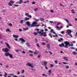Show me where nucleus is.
<instances>
[{
    "mask_svg": "<svg viewBox=\"0 0 77 77\" xmlns=\"http://www.w3.org/2000/svg\"><path fill=\"white\" fill-rule=\"evenodd\" d=\"M64 43L65 44H66V45L65 46V48H68V45H69V47H73V46H74L72 44H70L69 42L67 41L65 42Z\"/></svg>",
    "mask_w": 77,
    "mask_h": 77,
    "instance_id": "f257e3e1",
    "label": "nucleus"
},
{
    "mask_svg": "<svg viewBox=\"0 0 77 77\" xmlns=\"http://www.w3.org/2000/svg\"><path fill=\"white\" fill-rule=\"evenodd\" d=\"M38 33L39 34H40L41 35H43V36H44V37H46V36H47V34H46V32H42L40 31H38Z\"/></svg>",
    "mask_w": 77,
    "mask_h": 77,
    "instance_id": "f03ea898",
    "label": "nucleus"
},
{
    "mask_svg": "<svg viewBox=\"0 0 77 77\" xmlns=\"http://www.w3.org/2000/svg\"><path fill=\"white\" fill-rule=\"evenodd\" d=\"M5 56L6 57H8V56H9L11 58V59H12L13 58V56L12 55V54L9 53H7L5 54Z\"/></svg>",
    "mask_w": 77,
    "mask_h": 77,
    "instance_id": "7ed1b4c3",
    "label": "nucleus"
},
{
    "mask_svg": "<svg viewBox=\"0 0 77 77\" xmlns=\"http://www.w3.org/2000/svg\"><path fill=\"white\" fill-rule=\"evenodd\" d=\"M14 3H15L14 1H12V0H10V2L8 3V5L9 6H12V5H13Z\"/></svg>",
    "mask_w": 77,
    "mask_h": 77,
    "instance_id": "20e7f679",
    "label": "nucleus"
},
{
    "mask_svg": "<svg viewBox=\"0 0 77 77\" xmlns=\"http://www.w3.org/2000/svg\"><path fill=\"white\" fill-rule=\"evenodd\" d=\"M25 23L26 25H27L28 27H32V25L30 24V22H26Z\"/></svg>",
    "mask_w": 77,
    "mask_h": 77,
    "instance_id": "39448f33",
    "label": "nucleus"
},
{
    "mask_svg": "<svg viewBox=\"0 0 77 77\" xmlns=\"http://www.w3.org/2000/svg\"><path fill=\"white\" fill-rule=\"evenodd\" d=\"M36 24H37V22L36 21L33 22L31 24L32 27H34L35 26H36Z\"/></svg>",
    "mask_w": 77,
    "mask_h": 77,
    "instance_id": "423d86ee",
    "label": "nucleus"
},
{
    "mask_svg": "<svg viewBox=\"0 0 77 77\" xmlns=\"http://www.w3.org/2000/svg\"><path fill=\"white\" fill-rule=\"evenodd\" d=\"M2 51H5V53H7V52H8L9 50H8V48H6L5 49L4 48H3L2 49Z\"/></svg>",
    "mask_w": 77,
    "mask_h": 77,
    "instance_id": "0eeeda50",
    "label": "nucleus"
},
{
    "mask_svg": "<svg viewBox=\"0 0 77 77\" xmlns=\"http://www.w3.org/2000/svg\"><path fill=\"white\" fill-rule=\"evenodd\" d=\"M19 40H20V41H21V44H23V42H25L26 41L24 40V39H23V38H19Z\"/></svg>",
    "mask_w": 77,
    "mask_h": 77,
    "instance_id": "6e6552de",
    "label": "nucleus"
},
{
    "mask_svg": "<svg viewBox=\"0 0 77 77\" xmlns=\"http://www.w3.org/2000/svg\"><path fill=\"white\" fill-rule=\"evenodd\" d=\"M67 32L66 33H67L68 35H69V34H70L72 32L71 30V29H67L66 30Z\"/></svg>",
    "mask_w": 77,
    "mask_h": 77,
    "instance_id": "1a4fd4ad",
    "label": "nucleus"
},
{
    "mask_svg": "<svg viewBox=\"0 0 77 77\" xmlns=\"http://www.w3.org/2000/svg\"><path fill=\"white\" fill-rule=\"evenodd\" d=\"M27 65H28V66H29L31 67V68H34V66H33V64H32L29 63H27Z\"/></svg>",
    "mask_w": 77,
    "mask_h": 77,
    "instance_id": "9d476101",
    "label": "nucleus"
},
{
    "mask_svg": "<svg viewBox=\"0 0 77 77\" xmlns=\"http://www.w3.org/2000/svg\"><path fill=\"white\" fill-rule=\"evenodd\" d=\"M59 46L60 47H64L65 46L64 45V43H62V44H60L59 45Z\"/></svg>",
    "mask_w": 77,
    "mask_h": 77,
    "instance_id": "9b49d317",
    "label": "nucleus"
},
{
    "mask_svg": "<svg viewBox=\"0 0 77 77\" xmlns=\"http://www.w3.org/2000/svg\"><path fill=\"white\" fill-rule=\"evenodd\" d=\"M13 36L14 38H18V36L16 35H13Z\"/></svg>",
    "mask_w": 77,
    "mask_h": 77,
    "instance_id": "f8f14e48",
    "label": "nucleus"
},
{
    "mask_svg": "<svg viewBox=\"0 0 77 77\" xmlns=\"http://www.w3.org/2000/svg\"><path fill=\"white\" fill-rule=\"evenodd\" d=\"M51 33H53L54 34H56V32H54V30H53V29H51Z\"/></svg>",
    "mask_w": 77,
    "mask_h": 77,
    "instance_id": "ddd939ff",
    "label": "nucleus"
},
{
    "mask_svg": "<svg viewBox=\"0 0 77 77\" xmlns=\"http://www.w3.org/2000/svg\"><path fill=\"white\" fill-rule=\"evenodd\" d=\"M47 47L48 49H50V44H48L47 45Z\"/></svg>",
    "mask_w": 77,
    "mask_h": 77,
    "instance_id": "4468645a",
    "label": "nucleus"
},
{
    "mask_svg": "<svg viewBox=\"0 0 77 77\" xmlns=\"http://www.w3.org/2000/svg\"><path fill=\"white\" fill-rule=\"evenodd\" d=\"M30 20V18L27 17H25V21H27V20Z\"/></svg>",
    "mask_w": 77,
    "mask_h": 77,
    "instance_id": "2eb2a0df",
    "label": "nucleus"
},
{
    "mask_svg": "<svg viewBox=\"0 0 77 77\" xmlns=\"http://www.w3.org/2000/svg\"><path fill=\"white\" fill-rule=\"evenodd\" d=\"M43 63L45 66H46V65H47V62L46 61H44Z\"/></svg>",
    "mask_w": 77,
    "mask_h": 77,
    "instance_id": "dca6fc26",
    "label": "nucleus"
},
{
    "mask_svg": "<svg viewBox=\"0 0 77 77\" xmlns=\"http://www.w3.org/2000/svg\"><path fill=\"white\" fill-rule=\"evenodd\" d=\"M57 36H58V35L57 34H55V35H53V38H57Z\"/></svg>",
    "mask_w": 77,
    "mask_h": 77,
    "instance_id": "f3484780",
    "label": "nucleus"
},
{
    "mask_svg": "<svg viewBox=\"0 0 77 77\" xmlns=\"http://www.w3.org/2000/svg\"><path fill=\"white\" fill-rule=\"evenodd\" d=\"M59 42H61V41H63V38H60V39L58 40Z\"/></svg>",
    "mask_w": 77,
    "mask_h": 77,
    "instance_id": "a211bd4d",
    "label": "nucleus"
},
{
    "mask_svg": "<svg viewBox=\"0 0 77 77\" xmlns=\"http://www.w3.org/2000/svg\"><path fill=\"white\" fill-rule=\"evenodd\" d=\"M19 2V4H21L22 2H23V0H20L19 2Z\"/></svg>",
    "mask_w": 77,
    "mask_h": 77,
    "instance_id": "6ab92c4d",
    "label": "nucleus"
},
{
    "mask_svg": "<svg viewBox=\"0 0 77 77\" xmlns=\"http://www.w3.org/2000/svg\"><path fill=\"white\" fill-rule=\"evenodd\" d=\"M26 45H27V47H30V45H29V43L26 42Z\"/></svg>",
    "mask_w": 77,
    "mask_h": 77,
    "instance_id": "aec40b11",
    "label": "nucleus"
},
{
    "mask_svg": "<svg viewBox=\"0 0 77 77\" xmlns=\"http://www.w3.org/2000/svg\"><path fill=\"white\" fill-rule=\"evenodd\" d=\"M6 32H11V31H10V29H6Z\"/></svg>",
    "mask_w": 77,
    "mask_h": 77,
    "instance_id": "412c9836",
    "label": "nucleus"
},
{
    "mask_svg": "<svg viewBox=\"0 0 77 77\" xmlns=\"http://www.w3.org/2000/svg\"><path fill=\"white\" fill-rule=\"evenodd\" d=\"M8 75V74L6 72H5V74H4V76L5 77H7V75Z\"/></svg>",
    "mask_w": 77,
    "mask_h": 77,
    "instance_id": "4be33fe9",
    "label": "nucleus"
},
{
    "mask_svg": "<svg viewBox=\"0 0 77 77\" xmlns=\"http://www.w3.org/2000/svg\"><path fill=\"white\" fill-rule=\"evenodd\" d=\"M23 30L24 31H26L27 30H29V28H25L23 29Z\"/></svg>",
    "mask_w": 77,
    "mask_h": 77,
    "instance_id": "5701e85b",
    "label": "nucleus"
},
{
    "mask_svg": "<svg viewBox=\"0 0 77 77\" xmlns=\"http://www.w3.org/2000/svg\"><path fill=\"white\" fill-rule=\"evenodd\" d=\"M40 21H44V19L43 18H41L40 19Z\"/></svg>",
    "mask_w": 77,
    "mask_h": 77,
    "instance_id": "b1692460",
    "label": "nucleus"
},
{
    "mask_svg": "<svg viewBox=\"0 0 77 77\" xmlns=\"http://www.w3.org/2000/svg\"><path fill=\"white\" fill-rule=\"evenodd\" d=\"M56 28L57 29H59V30H61V29L60 28V27L59 26H56Z\"/></svg>",
    "mask_w": 77,
    "mask_h": 77,
    "instance_id": "393cba45",
    "label": "nucleus"
},
{
    "mask_svg": "<svg viewBox=\"0 0 77 77\" xmlns=\"http://www.w3.org/2000/svg\"><path fill=\"white\" fill-rule=\"evenodd\" d=\"M48 73H49V75H50L51 74V70H48Z\"/></svg>",
    "mask_w": 77,
    "mask_h": 77,
    "instance_id": "a878e982",
    "label": "nucleus"
},
{
    "mask_svg": "<svg viewBox=\"0 0 77 77\" xmlns=\"http://www.w3.org/2000/svg\"><path fill=\"white\" fill-rule=\"evenodd\" d=\"M13 5L14 6H15V7H18V6H20L19 5Z\"/></svg>",
    "mask_w": 77,
    "mask_h": 77,
    "instance_id": "bb28decb",
    "label": "nucleus"
},
{
    "mask_svg": "<svg viewBox=\"0 0 77 77\" xmlns=\"http://www.w3.org/2000/svg\"><path fill=\"white\" fill-rule=\"evenodd\" d=\"M42 76H45V77H47V75H45L44 73L42 74Z\"/></svg>",
    "mask_w": 77,
    "mask_h": 77,
    "instance_id": "cd10ccee",
    "label": "nucleus"
},
{
    "mask_svg": "<svg viewBox=\"0 0 77 77\" xmlns=\"http://www.w3.org/2000/svg\"><path fill=\"white\" fill-rule=\"evenodd\" d=\"M73 54L75 55V54H77V52H76L74 51L73 52Z\"/></svg>",
    "mask_w": 77,
    "mask_h": 77,
    "instance_id": "c85d7f7f",
    "label": "nucleus"
},
{
    "mask_svg": "<svg viewBox=\"0 0 77 77\" xmlns=\"http://www.w3.org/2000/svg\"><path fill=\"white\" fill-rule=\"evenodd\" d=\"M63 59H64L65 60H68V59H66V58L65 57H63Z\"/></svg>",
    "mask_w": 77,
    "mask_h": 77,
    "instance_id": "c756f323",
    "label": "nucleus"
},
{
    "mask_svg": "<svg viewBox=\"0 0 77 77\" xmlns=\"http://www.w3.org/2000/svg\"><path fill=\"white\" fill-rule=\"evenodd\" d=\"M29 13H26L25 14V15L26 17H28L29 16Z\"/></svg>",
    "mask_w": 77,
    "mask_h": 77,
    "instance_id": "7c9ffc66",
    "label": "nucleus"
},
{
    "mask_svg": "<svg viewBox=\"0 0 77 77\" xmlns=\"http://www.w3.org/2000/svg\"><path fill=\"white\" fill-rule=\"evenodd\" d=\"M63 64H64V65H67L68 64V63H66L65 62H63Z\"/></svg>",
    "mask_w": 77,
    "mask_h": 77,
    "instance_id": "2f4dec72",
    "label": "nucleus"
},
{
    "mask_svg": "<svg viewBox=\"0 0 77 77\" xmlns=\"http://www.w3.org/2000/svg\"><path fill=\"white\" fill-rule=\"evenodd\" d=\"M60 6H61L62 7H63V8H65V6L63 5H62V4L61 3H60Z\"/></svg>",
    "mask_w": 77,
    "mask_h": 77,
    "instance_id": "473e14b6",
    "label": "nucleus"
},
{
    "mask_svg": "<svg viewBox=\"0 0 77 77\" xmlns=\"http://www.w3.org/2000/svg\"><path fill=\"white\" fill-rule=\"evenodd\" d=\"M35 42H36V43H37L38 42V40L37 39V38H36L35 39Z\"/></svg>",
    "mask_w": 77,
    "mask_h": 77,
    "instance_id": "72a5a7b5",
    "label": "nucleus"
},
{
    "mask_svg": "<svg viewBox=\"0 0 77 77\" xmlns=\"http://www.w3.org/2000/svg\"><path fill=\"white\" fill-rule=\"evenodd\" d=\"M29 1H24V3H29Z\"/></svg>",
    "mask_w": 77,
    "mask_h": 77,
    "instance_id": "f704fd0d",
    "label": "nucleus"
},
{
    "mask_svg": "<svg viewBox=\"0 0 77 77\" xmlns=\"http://www.w3.org/2000/svg\"><path fill=\"white\" fill-rule=\"evenodd\" d=\"M29 53H33V52L32 51L30 50H29Z\"/></svg>",
    "mask_w": 77,
    "mask_h": 77,
    "instance_id": "c9c22d12",
    "label": "nucleus"
},
{
    "mask_svg": "<svg viewBox=\"0 0 77 77\" xmlns=\"http://www.w3.org/2000/svg\"><path fill=\"white\" fill-rule=\"evenodd\" d=\"M42 45H46V44L45 43L43 42L42 43Z\"/></svg>",
    "mask_w": 77,
    "mask_h": 77,
    "instance_id": "e433bc0d",
    "label": "nucleus"
},
{
    "mask_svg": "<svg viewBox=\"0 0 77 77\" xmlns=\"http://www.w3.org/2000/svg\"><path fill=\"white\" fill-rule=\"evenodd\" d=\"M37 46L38 47V48H40V46H39V44H37Z\"/></svg>",
    "mask_w": 77,
    "mask_h": 77,
    "instance_id": "4c0bfd02",
    "label": "nucleus"
},
{
    "mask_svg": "<svg viewBox=\"0 0 77 77\" xmlns=\"http://www.w3.org/2000/svg\"><path fill=\"white\" fill-rule=\"evenodd\" d=\"M49 35L50 36L51 38H53V37L52 36V35H51V34H49Z\"/></svg>",
    "mask_w": 77,
    "mask_h": 77,
    "instance_id": "58836bf2",
    "label": "nucleus"
},
{
    "mask_svg": "<svg viewBox=\"0 0 77 77\" xmlns=\"http://www.w3.org/2000/svg\"><path fill=\"white\" fill-rule=\"evenodd\" d=\"M50 66L51 68L54 67V65H53V64H51Z\"/></svg>",
    "mask_w": 77,
    "mask_h": 77,
    "instance_id": "ea45409f",
    "label": "nucleus"
},
{
    "mask_svg": "<svg viewBox=\"0 0 77 77\" xmlns=\"http://www.w3.org/2000/svg\"><path fill=\"white\" fill-rule=\"evenodd\" d=\"M28 17H29V18H32V16L31 15H29H29H28Z\"/></svg>",
    "mask_w": 77,
    "mask_h": 77,
    "instance_id": "a19ab883",
    "label": "nucleus"
},
{
    "mask_svg": "<svg viewBox=\"0 0 77 77\" xmlns=\"http://www.w3.org/2000/svg\"><path fill=\"white\" fill-rule=\"evenodd\" d=\"M24 70H22L21 71V73L22 74H23V73H24Z\"/></svg>",
    "mask_w": 77,
    "mask_h": 77,
    "instance_id": "79ce46f5",
    "label": "nucleus"
},
{
    "mask_svg": "<svg viewBox=\"0 0 77 77\" xmlns=\"http://www.w3.org/2000/svg\"><path fill=\"white\" fill-rule=\"evenodd\" d=\"M23 23V20H20V23H21V24H22Z\"/></svg>",
    "mask_w": 77,
    "mask_h": 77,
    "instance_id": "37998d69",
    "label": "nucleus"
},
{
    "mask_svg": "<svg viewBox=\"0 0 77 77\" xmlns=\"http://www.w3.org/2000/svg\"><path fill=\"white\" fill-rule=\"evenodd\" d=\"M65 21H66V23H68V20L66 19H65Z\"/></svg>",
    "mask_w": 77,
    "mask_h": 77,
    "instance_id": "c03bdc74",
    "label": "nucleus"
},
{
    "mask_svg": "<svg viewBox=\"0 0 77 77\" xmlns=\"http://www.w3.org/2000/svg\"><path fill=\"white\" fill-rule=\"evenodd\" d=\"M68 25H69V26H72V25L71 24V23L70 24L69 23L68 24Z\"/></svg>",
    "mask_w": 77,
    "mask_h": 77,
    "instance_id": "a18cd8bd",
    "label": "nucleus"
},
{
    "mask_svg": "<svg viewBox=\"0 0 77 77\" xmlns=\"http://www.w3.org/2000/svg\"><path fill=\"white\" fill-rule=\"evenodd\" d=\"M7 47H8V48H9V49H11V47H10V46L9 45H8L7 46Z\"/></svg>",
    "mask_w": 77,
    "mask_h": 77,
    "instance_id": "49530a36",
    "label": "nucleus"
},
{
    "mask_svg": "<svg viewBox=\"0 0 77 77\" xmlns=\"http://www.w3.org/2000/svg\"><path fill=\"white\" fill-rule=\"evenodd\" d=\"M68 35H69V36H71V38H72V34H68Z\"/></svg>",
    "mask_w": 77,
    "mask_h": 77,
    "instance_id": "de8ad7c7",
    "label": "nucleus"
},
{
    "mask_svg": "<svg viewBox=\"0 0 77 77\" xmlns=\"http://www.w3.org/2000/svg\"><path fill=\"white\" fill-rule=\"evenodd\" d=\"M35 21L38 22V21H39V19H35Z\"/></svg>",
    "mask_w": 77,
    "mask_h": 77,
    "instance_id": "09e8293b",
    "label": "nucleus"
},
{
    "mask_svg": "<svg viewBox=\"0 0 77 77\" xmlns=\"http://www.w3.org/2000/svg\"><path fill=\"white\" fill-rule=\"evenodd\" d=\"M9 26H12V24L11 23H9Z\"/></svg>",
    "mask_w": 77,
    "mask_h": 77,
    "instance_id": "8fccbe9b",
    "label": "nucleus"
},
{
    "mask_svg": "<svg viewBox=\"0 0 77 77\" xmlns=\"http://www.w3.org/2000/svg\"><path fill=\"white\" fill-rule=\"evenodd\" d=\"M61 34H63L64 33H65V32H64V31H62L61 32Z\"/></svg>",
    "mask_w": 77,
    "mask_h": 77,
    "instance_id": "3c124183",
    "label": "nucleus"
},
{
    "mask_svg": "<svg viewBox=\"0 0 77 77\" xmlns=\"http://www.w3.org/2000/svg\"><path fill=\"white\" fill-rule=\"evenodd\" d=\"M60 53H62V54H64V52H63V51H60Z\"/></svg>",
    "mask_w": 77,
    "mask_h": 77,
    "instance_id": "603ef678",
    "label": "nucleus"
},
{
    "mask_svg": "<svg viewBox=\"0 0 77 77\" xmlns=\"http://www.w3.org/2000/svg\"><path fill=\"white\" fill-rule=\"evenodd\" d=\"M38 52H34V54H38Z\"/></svg>",
    "mask_w": 77,
    "mask_h": 77,
    "instance_id": "864d4df0",
    "label": "nucleus"
},
{
    "mask_svg": "<svg viewBox=\"0 0 77 77\" xmlns=\"http://www.w3.org/2000/svg\"><path fill=\"white\" fill-rule=\"evenodd\" d=\"M54 62L56 64H57V60H55L54 61Z\"/></svg>",
    "mask_w": 77,
    "mask_h": 77,
    "instance_id": "5fc2aeb1",
    "label": "nucleus"
},
{
    "mask_svg": "<svg viewBox=\"0 0 77 77\" xmlns=\"http://www.w3.org/2000/svg\"><path fill=\"white\" fill-rule=\"evenodd\" d=\"M34 35H37L38 34L37 33V32H34Z\"/></svg>",
    "mask_w": 77,
    "mask_h": 77,
    "instance_id": "6e6d98bb",
    "label": "nucleus"
},
{
    "mask_svg": "<svg viewBox=\"0 0 77 77\" xmlns=\"http://www.w3.org/2000/svg\"><path fill=\"white\" fill-rule=\"evenodd\" d=\"M50 12H51L52 13H53L54 12V11L53 10H51L50 11Z\"/></svg>",
    "mask_w": 77,
    "mask_h": 77,
    "instance_id": "4d7b16f0",
    "label": "nucleus"
},
{
    "mask_svg": "<svg viewBox=\"0 0 77 77\" xmlns=\"http://www.w3.org/2000/svg\"><path fill=\"white\" fill-rule=\"evenodd\" d=\"M20 51V50H19V49H17L16 50V52H18V51Z\"/></svg>",
    "mask_w": 77,
    "mask_h": 77,
    "instance_id": "13d9d810",
    "label": "nucleus"
},
{
    "mask_svg": "<svg viewBox=\"0 0 77 77\" xmlns=\"http://www.w3.org/2000/svg\"><path fill=\"white\" fill-rule=\"evenodd\" d=\"M75 34L76 35H75V36H76V37H77V32H76Z\"/></svg>",
    "mask_w": 77,
    "mask_h": 77,
    "instance_id": "bf43d9fd",
    "label": "nucleus"
},
{
    "mask_svg": "<svg viewBox=\"0 0 77 77\" xmlns=\"http://www.w3.org/2000/svg\"><path fill=\"white\" fill-rule=\"evenodd\" d=\"M41 55L38 56V58H40V57H41Z\"/></svg>",
    "mask_w": 77,
    "mask_h": 77,
    "instance_id": "052dcab7",
    "label": "nucleus"
},
{
    "mask_svg": "<svg viewBox=\"0 0 77 77\" xmlns=\"http://www.w3.org/2000/svg\"><path fill=\"white\" fill-rule=\"evenodd\" d=\"M34 11H38V8L35 9L34 10Z\"/></svg>",
    "mask_w": 77,
    "mask_h": 77,
    "instance_id": "680f3d73",
    "label": "nucleus"
},
{
    "mask_svg": "<svg viewBox=\"0 0 77 77\" xmlns=\"http://www.w3.org/2000/svg\"><path fill=\"white\" fill-rule=\"evenodd\" d=\"M49 53L50 54H52V52H51L49 51Z\"/></svg>",
    "mask_w": 77,
    "mask_h": 77,
    "instance_id": "e2e57ef3",
    "label": "nucleus"
},
{
    "mask_svg": "<svg viewBox=\"0 0 77 77\" xmlns=\"http://www.w3.org/2000/svg\"><path fill=\"white\" fill-rule=\"evenodd\" d=\"M32 5H35V2H32Z\"/></svg>",
    "mask_w": 77,
    "mask_h": 77,
    "instance_id": "0e129e2a",
    "label": "nucleus"
},
{
    "mask_svg": "<svg viewBox=\"0 0 77 77\" xmlns=\"http://www.w3.org/2000/svg\"><path fill=\"white\" fill-rule=\"evenodd\" d=\"M22 53H23V54H25L26 53V52L24 51H23L22 52Z\"/></svg>",
    "mask_w": 77,
    "mask_h": 77,
    "instance_id": "69168bd1",
    "label": "nucleus"
},
{
    "mask_svg": "<svg viewBox=\"0 0 77 77\" xmlns=\"http://www.w3.org/2000/svg\"><path fill=\"white\" fill-rule=\"evenodd\" d=\"M69 66H67L66 68H67V69H68L69 68Z\"/></svg>",
    "mask_w": 77,
    "mask_h": 77,
    "instance_id": "338daca9",
    "label": "nucleus"
},
{
    "mask_svg": "<svg viewBox=\"0 0 77 77\" xmlns=\"http://www.w3.org/2000/svg\"><path fill=\"white\" fill-rule=\"evenodd\" d=\"M45 68L46 69H48V67L47 66H45Z\"/></svg>",
    "mask_w": 77,
    "mask_h": 77,
    "instance_id": "774afa93",
    "label": "nucleus"
}]
</instances>
